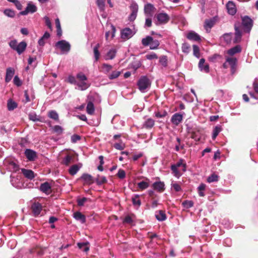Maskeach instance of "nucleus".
I'll list each match as a JSON object with an SVG mask.
<instances>
[{
	"label": "nucleus",
	"instance_id": "49",
	"mask_svg": "<svg viewBox=\"0 0 258 258\" xmlns=\"http://www.w3.org/2000/svg\"><path fill=\"white\" fill-rule=\"evenodd\" d=\"M116 51L114 49H110L107 53V57L108 59H112L114 58Z\"/></svg>",
	"mask_w": 258,
	"mask_h": 258
},
{
	"label": "nucleus",
	"instance_id": "19",
	"mask_svg": "<svg viewBox=\"0 0 258 258\" xmlns=\"http://www.w3.org/2000/svg\"><path fill=\"white\" fill-rule=\"evenodd\" d=\"M187 38L195 41H200L201 40L200 35L194 31H191L187 34Z\"/></svg>",
	"mask_w": 258,
	"mask_h": 258
},
{
	"label": "nucleus",
	"instance_id": "50",
	"mask_svg": "<svg viewBox=\"0 0 258 258\" xmlns=\"http://www.w3.org/2000/svg\"><path fill=\"white\" fill-rule=\"evenodd\" d=\"M183 206L187 209L190 208L194 206V202L191 201L185 200L182 203Z\"/></svg>",
	"mask_w": 258,
	"mask_h": 258
},
{
	"label": "nucleus",
	"instance_id": "6",
	"mask_svg": "<svg viewBox=\"0 0 258 258\" xmlns=\"http://www.w3.org/2000/svg\"><path fill=\"white\" fill-rule=\"evenodd\" d=\"M130 9L132 12L129 16V20L133 21L136 19L137 16L138 5L136 3L132 4L130 6Z\"/></svg>",
	"mask_w": 258,
	"mask_h": 258
},
{
	"label": "nucleus",
	"instance_id": "36",
	"mask_svg": "<svg viewBox=\"0 0 258 258\" xmlns=\"http://www.w3.org/2000/svg\"><path fill=\"white\" fill-rule=\"evenodd\" d=\"M88 242L78 243V246L83 251L87 252L89 250V247L88 246Z\"/></svg>",
	"mask_w": 258,
	"mask_h": 258
},
{
	"label": "nucleus",
	"instance_id": "4",
	"mask_svg": "<svg viewBox=\"0 0 258 258\" xmlns=\"http://www.w3.org/2000/svg\"><path fill=\"white\" fill-rule=\"evenodd\" d=\"M37 10L36 6L33 4L31 2L27 4L26 8L24 11H21L20 13L21 15H27L28 13H34Z\"/></svg>",
	"mask_w": 258,
	"mask_h": 258
},
{
	"label": "nucleus",
	"instance_id": "46",
	"mask_svg": "<svg viewBox=\"0 0 258 258\" xmlns=\"http://www.w3.org/2000/svg\"><path fill=\"white\" fill-rule=\"evenodd\" d=\"M138 186L140 189L144 190L147 188L149 186V184L147 182L142 181L138 183Z\"/></svg>",
	"mask_w": 258,
	"mask_h": 258
},
{
	"label": "nucleus",
	"instance_id": "51",
	"mask_svg": "<svg viewBox=\"0 0 258 258\" xmlns=\"http://www.w3.org/2000/svg\"><path fill=\"white\" fill-rule=\"evenodd\" d=\"M160 43L158 40H153L150 44V48L151 49H155L158 48Z\"/></svg>",
	"mask_w": 258,
	"mask_h": 258
},
{
	"label": "nucleus",
	"instance_id": "63",
	"mask_svg": "<svg viewBox=\"0 0 258 258\" xmlns=\"http://www.w3.org/2000/svg\"><path fill=\"white\" fill-rule=\"evenodd\" d=\"M14 83L18 87L21 86L22 84V82L18 76H15L14 78Z\"/></svg>",
	"mask_w": 258,
	"mask_h": 258
},
{
	"label": "nucleus",
	"instance_id": "16",
	"mask_svg": "<svg viewBox=\"0 0 258 258\" xmlns=\"http://www.w3.org/2000/svg\"><path fill=\"white\" fill-rule=\"evenodd\" d=\"M81 178L84 181V184L90 185L94 182L93 177L88 173H84Z\"/></svg>",
	"mask_w": 258,
	"mask_h": 258
},
{
	"label": "nucleus",
	"instance_id": "40",
	"mask_svg": "<svg viewBox=\"0 0 258 258\" xmlns=\"http://www.w3.org/2000/svg\"><path fill=\"white\" fill-rule=\"evenodd\" d=\"M167 115V112L165 110H158L155 112V116L157 118H162Z\"/></svg>",
	"mask_w": 258,
	"mask_h": 258
},
{
	"label": "nucleus",
	"instance_id": "26",
	"mask_svg": "<svg viewBox=\"0 0 258 258\" xmlns=\"http://www.w3.org/2000/svg\"><path fill=\"white\" fill-rule=\"evenodd\" d=\"M26 47H27L26 42L25 41H22L20 43L18 44L16 51L18 52V53L20 54L25 51V50L26 48Z\"/></svg>",
	"mask_w": 258,
	"mask_h": 258
},
{
	"label": "nucleus",
	"instance_id": "22",
	"mask_svg": "<svg viewBox=\"0 0 258 258\" xmlns=\"http://www.w3.org/2000/svg\"><path fill=\"white\" fill-rule=\"evenodd\" d=\"M235 38L233 40V43H237L240 41L241 38V32L238 27L235 26Z\"/></svg>",
	"mask_w": 258,
	"mask_h": 258
},
{
	"label": "nucleus",
	"instance_id": "39",
	"mask_svg": "<svg viewBox=\"0 0 258 258\" xmlns=\"http://www.w3.org/2000/svg\"><path fill=\"white\" fill-rule=\"evenodd\" d=\"M152 41L153 38L151 36H148L146 38L142 39V43L144 46H146L150 45Z\"/></svg>",
	"mask_w": 258,
	"mask_h": 258
},
{
	"label": "nucleus",
	"instance_id": "9",
	"mask_svg": "<svg viewBox=\"0 0 258 258\" xmlns=\"http://www.w3.org/2000/svg\"><path fill=\"white\" fill-rule=\"evenodd\" d=\"M134 35L132 29L129 28L123 29L121 32V37L124 40L128 39Z\"/></svg>",
	"mask_w": 258,
	"mask_h": 258
},
{
	"label": "nucleus",
	"instance_id": "23",
	"mask_svg": "<svg viewBox=\"0 0 258 258\" xmlns=\"http://www.w3.org/2000/svg\"><path fill=\"white\" fill-rule=\"evenodd\" d=\"M155 217L156 218L160 221H165L167 218L165 212L163 210L157 211L156 212Z\"/></svg>",
	"mask_w": 258,
	"mask_h": 258
},
{
	"label": "nucleus",
	"instance_id": "24",
	"mask_svg": "<svg viewBox=\"0 0 258 258\" xmlns=\"http://www.w3.org/2000/svg\"><path fill=\"white\" fill-rule=\"evenodd\" d=\"M74 218L78 221H80L82 223H84L86 222L85 216L80 212H76L74 213Z\"/></svg>",
	"mask_w": 258,
	"mask_h": 258
},
{
	"label": "nucleus",
	"instance_id": "55",
	"mask_svg": "<svg viewBox=\"0 0 258 258\" xmlns=\"http://www.w3.org/2000/svg\"><path fill=\"white\" fill-rule=\"evenodd\" d=\"M89 200V199L85 197H83V198L81 199H78L77 201V204L79 206H83L84 205L85 203Z\"/></svg>",
	"mask_w": 258,
	"mask_h": 258
},
{
	"label": "nucleus",
	"instance_id": "29",
	"mask_svg": "<svg viewBox=\"0 0 258 258\" xmlns=\"http://www.w3.org/2000/svg\"><path fill=\"white\" fill-rule=\"evenodd\" d=\"M8 167L9 169L14 172H16L19 169V165L14 161H11L9 163Z\"/></svg>",
	"mask_w": 258,
	"mask_h": 258
},
{
	"label": "nucleus",
	"instance_id": "31",
	"mask_svg": "<svg viewBox=\"0 0 258 258\" xmlns=\"http://www.w3.org/2000/svg\"><path fill=\"white\" fill-rule=\"evenodd\" d=\"M18 106L17 103L13 101L12 100H9L7 103L8 109L9 111H12L16 108Z\"/></svg>",
	"mask_w": 258,
	"mask_h": 258
},
{
	"label": "nucleus",
	"instance_id": "30",
	"mask_svg": "<svg viewBox=\"0 0 258 258\" xmlns=\"http://www.w3.org/2000/svg\"><path fill=\"white\" fill-rule=\"evenodd\" d=\"M95 181L97 185H100L107 183V180L105 176H101L99 175H98L96 178Z\"/></svg>",
	"mask_w": 258,
	"mask_h": 258
},
{
	"label": "nucleus",
	"instance_id": "41",
	"mask_svg": "<svg viewBox=\"0 0 258 258\" xmlns=\"http://www.w3.org/2000/svg\"><path fill=\"white\" fill-rule=\"evenodd\" d=\"M76 85L82 91L85 90L90 86V85L86 83L85 81L81 82L80 83L77 82Z\"/></svg>",
	"mask_w": 258,
	"mask_h": 258
},
{
	"label": "nucleus",
	"instance_id": "62",
	"mask_svg": "<svg viewBox=\"0 0 258 258\" xmlns=\"http://www.w3.org/2000/svg\"><path fill=\"white\" fill-rule=\"evenodd\" d=\"M18 43L16 40H11L9 42V45L14 50H16L17 47L18 46Z\"/></svg>",
	"mask_w": 258,
	"mask_h": 258
},
{
	"label": "nucleus",
	"instance_id": "25",
	"mask_svg": "<svg viewBox=\"0 0 258 258\" xmlns=\"http://www.w3.org/2000/svg\"><path fill=\"white\" fill-rule=\"evenodd\" d=\"M155 124V121L151 118H148L143 124L144 127L147 129L152 128Z\"/></svg>",
	"mask_w": 258,
	"mask_h": 258
},
{
	"label": "nucleus",
	"instance_id": "18",
	"mask_svg": "<svg viewBox=\"0 0 258 258\" xmlns=\"http://www.w3.org/2000/svg\"><path fill=\"white\" fill-rule=\"evenodd\" d=\"M182 115L179 113H175L171 117V122L175 125L179 124L182 120Z\"/></svg>",
	"mask_w": 258,
	"mask_h": 258
},
{
	"label": "nucleus",
	"instance_id": "28",
	"mask_svg": "<svg viewBox=\"0 0 258 258\" xmlns=\"http://www.w3.org/2000/svg\"><path fill=\"white\" fill-rule=\"evenodd\" d=\"M241 51V48L240 45H236L228 50V54L230 55H233Z\"/></svg>",
	"mask_w": 258,
	"mask_h": 258
},
{
	"label": "nucleus",
	"instance_id": "14",
	"mask_svg": "<svg viewBox=\"0 0 258 258\" xmlns=\"http://www.w3.org/2000/svg\"><path fill=\"white\" fill-rule=\"evenodd\" d=\"M205 62V59L203 58H201L199 62V68L201 71H204V72L208 73L209 72V65L208 64H206L204 65Z\"/></svg>",
	"mask_w": 258,
	"mask_h": 258
},
{
	"label": "nucleus",
	"instance_id": "34",
	"mask_svg": "<svg viewBox=\"0 0 258 258\" xmlns=\"http://www.w3.org/2000/svg\"><path fill=\"white\" fill-rule=\"evenodd\" d=\"M99 47L100 45L99 43H98L93 48V52L96 61H97L98 60L100 57V54L98 50Z\"/></svg>",
	"mask_w": 258,
	"mask_h": 258
},
{
	"label": "nucleus",
	"instance_id": "12",
	"mask_svg": "<svg viewBox=\"0 0 258 258\" xmlns=\"http://www.w3.org/2000/svg\"><path fill=\"white\" fill-rule=\"evenodd\" d=\"M228 13L231 15H234L236 13V8L235 4L232 1H229L226 4Z\"/></svg>",
	"mask_w": 258,
	"mask_h": 258
},
{
	"label": "nucleus",
	"instance_id": "56",
	"mask_svg": "<svg viewBox=\"0 0 258 258\" xmlns=\"http://www.w3.org/2000/svg\"><path fill=\"white\" fill-rule=\"evenodd\" d=\"M120 75V72L119 71H113L110 75H108V78L110 80H113L117 78Z\"/></svg>",
	"mask_w": 258,
	"mask_h": 258
},
{
	"label": "nucleus",
	"instance_id": "20",
	"mask_svg": "<svg viewBox=\"0 0 258 258\" xmlns=\"http://www.w3.org/2000/svg\"><path fill=\"white\" fill-rule=\"evenodd\" d=\"M215 21L214 19H207L205 21L204 27L207 32H209L210 29L215 25Z\"/></svg>",
	"mask_w": 258,
	"mask_h": 258
},
{
	"label": "nucleus",
	"instance_id": "48",
	"mask_svg": "<svg viewBox=\"0 0 258 258\" xmlns=\"http://www.w3.org/2000/svg\"><path fill=\"white\" fill-rule=\"evenodd\" d=\"M218 180V176L215 174H212L209 176L207 180L208 182L211 183L214 181H217Z\"/></svg>",
	"mask_w": 258,
	"mask_h": 258
},
{
	"label": "nucleus",
	"instance_id": "1",
	"mask_svg": "<svg viewBox=\"0 0 258 258\" xmlns=\"http://www.w3.org/2000/svg\"><path fill=\"white\" fill-rule=\"evenodd\" d=\"M137 85L142 92H145L146 90L150 87L151 82L146 76H142L138 81Z\"/></svg>",
	"mask_w": 258,
	"mask_h": 258
},
{
	"label": "nucleus",
	"instance_id": "21",
	"mask_svg": "<svg viewBox=\"0 0 258 258\" xmlns=\"http://www.w3.org/2000/svg\"><path fill=\"white\" fill-rule=\"evenodd\" d=\"M14 74H15V71H14V69H13L12 68H8L6 71L5 81L7 83L9 82L12 79Z\"/></svg>",
	"mask_w": 258,
	"mask_h": 258
},
{
	"label": "nucleus",
	"instance_id": "57",
	"mask_svg": "<svg viewBox=\"0 0 258 258\" xmlns=\"http://www.w3.org/2000/svg\"><path fill=\"white\" fill-rule=\"evenodd\" d=\"M181 48L184 53H188L190 50V46L188 43H184L182 44Z\"/></svg>",
	"mask_w": 258,
	"mask_h": 258
},
{
	"label": "nucleus",
	"instance_id": "61",
	"mask_svg": "<svg viewBox=\"0 0 258 258\" xmlns=\"http://www.w3.org/2000/svg\"><path fill=\"white\" fill-rule=\"evenodd\" d=\"M117 176L120 179H123L125 177V172L123 169H119L117 173Z\"/></svg>",
	"mask_w": 258,
	"mask_h": 258
},
{
	"label": "nucleus",
	"instance_id": "64",
	"mask_svg": "<svg viewBox=\"0 0 258 258\" xmlns=\"http://www.w3.org/2000/svg\"><path fill=\"white\" fill-rule=\"evenodd\" d=\"M178 168H177L174 165L172 164L171 166V169L173 173H174V175L175 176H179L180 175V173L179 171L177 169Z\"/></svg>",
	"mask_w": 258,
	"mask_h": 258
},
{
	"label": "nucleus",
	"instance_id": "47",
	"mask_svg": "<svg viewBox=\"0 0 258 258\" xmlns=\"http://www.w3.org/2000/svg\"><path fill=\"white\" fill-rule=\"evenodd\" d=\"M237 59L234 57H228L226 59V62H228L230 67L236 66Z\"/></svg>",
	"mask_w": 258,
	"mask_h": 258
},
{
	"label": "nucleus",
	"instance_id": "11",
	"mask_svg": "<svg viewBox=\"0 0 258 258\" xmlns=\"http://www.w3.org/2000/svg\"><path fill=\"white\" fill-rule=\"evenodd\" d=\"M25 155L28 160L32 161L37 158L36 152L31 149H26Z\"/></svg>",
	"mask_w": 258,
	"mask_h": 258
},
{
	"label": "nucleus",
	"instance_id": "53",
	"mask_svg": "<svg viewBox=\"0 0 258 258\" xmlns=\"http://www.w3.org/2000/svg\"><path fill=\"white\" fill-rule=\"evenodd\" d=\"M193 47V53L194 55L198 57L199 58L200 56V49L198 46L197 45H194L192 46Z\"/></svg>",
	"mask_w": 258,
	"mask_h": 258
},
{
	"label": "nucleus",
	"instance_id": "44",
	"mask_svg": "<svg viewBox=\"0 0 258 258\" xmlns=\"http://www.w3.org/2000/svg\"><path fill=\"white\" fill-rule=\"evenodd\" d=\"M4 14L6 16H7L9 17H10V18H14L15 16V11L11 9H7L5 10L4 11Z\"/></svg>",
	"mask_w": 258,
	"mask_h": 258
},
{
	"label": "nucleus",
	"instance_id": "59",
	"mask_svg": "<svg viewBox=\"0 0 258 258\" xmlns=\"http://www.w3.org/2000/svg\"><path fill=\"white\" fill-rule=\"evenodd\" d=\"M77 78L81 82L85 81L87 80V77L82 73H79L77 75Z\"/></svg>",
	"mask_w": 258,
	"mask_h": 258
},
{
	"label": "nucleus",
	"instance_id": "7",
	"mask_svg": "<svg viewBox=\"0 0 258 258\" xmlns=\"http://www.w3.org/2000/svg\"><path fill=\"white\" fill-rule=\"evenodd\" d=\"M31 210L34 216H38L42 209L41 204L38 202L34 203L31 206Z\"/></svg>",
	"mask_w": 258,
	"mask_h": 258
},
{
	"label": "nucleus",
	"instance_id": "15",
	"mask_svg": "<svg viewBox=\"0 0 258 258\" xmlns=\"http://www.w3.org/2000/svg\"><path fill=\"white\" fill-rule=\"evenodd\" d=\"M75 155L68 154L62 160V163L66 166H69L71 163L75 162Z\"/></svg>",
	"mask_w": 258,
	"mask_h": 258
},
{
	"label": "nucleus",
	"instance_id": "5",
	"mask_svg": "<svg viewBox=\"0 0 258 258\" xmlns=\"http://www.w3.org/2000/svg\"><path fill=\"white\" fill-rule=\"evenodd\" d=\"M242 24L245 31L249 32L252 26V20L248 16H244L242 19Z\"/></svg>",
	"mask_w": 258,
	"mask_h": 258
},
{
	"label": "nucleus",
	"instance_id": "43",
	"mask_svg": "<svg viewBox=\"0 0 258 258\" xmlns=\"http://www.w3.org/2000/svg\"><path fill=\"white\" fill-rule=\"evenodd\" d=\"M135 215L134 214L127 215L123 219V223H127L131 225L133 223V217Z\"/></svg>",
	"mask_w": 258,
	"mask_h": 258
},
{
	"label": "nucleus",
	"instance_id": "10",
	"mask_svg": "<svg viewBox=\"0 0 258 258\" xmlns=\"http://www.w3.org/2000/svg\"><path fill=\"white\" fill-rule=\"evenodd\" d=\"M156 9L153 5L148 3L144 6V12L146 15L152 16Z\"/></svg>",
	"mask_w": 258,
	"mask_h": 258
},
{
	"label": "nucleus",
	"instance_id": "37",
	"mask_svg": "<svg viewBox=\"0 0 258 258\" xmlns=\"http://www.w3.org/2000/svg\"><path fill=\"white\" fill-rule=\"evenodd\" d=\"M222 131V127L220 125L216 126L213 132V135H212V139L215 140L217 136L218 135L219 133Z\"/></svg>",
	"mask_w": 258,
	"mask_h": 258
},
{
	"label": "nucleus",
	"instance_id": "38",
	"mask_svg": "<svg viewBox=\"0 0 258 258\" xmlns=\"http://www.w3.org/2000/svg\"><path fill=\"white\" fill-rule=\"evenodd\" d=\"M140 196L138 195H136L134 197H132V200L133 202V204L134 206H140L141 204V200L139 199Z\"/></svg>",
	"mask_w": 258,
	"mask_h": 258
},
{
	"label": "nucleus",
	"instance_id": "33",
	"mask_svg": "<svg viewBox=\"0 0 258 258\" xmlns=\"http://www.w3.org/2000/svg\"><path fill=\"white\" fill-rule=\"evenodd\" d=\"M191 138L195 141H199L201 138V134L199 131H192L190 133Z\"/></svg>",
	"mask_w": 258,
	"mask_h": 258
},
{
	"label": "nucleus",
	"instance_id": "3",
	"mask_svg": "<svg viewBox=\"0 0 258 258\" xmlns=\"http://www.w3.org/2000/svg\"><path fill=\"white\" fill-rule=\"evenodd\" d=\"M55 46L58 47L63 52H68L71 49L70 43L64 40L57 42L55 43Z\"/></svg>",
	"mask_w": 258,
	"mask_h": 258
},
{
	"label": "nucleus",
	"instance_id": "60",
	"mask_svg": "<svg viewBox=\"0 0 258 258\" xmlns=\"http://www.w3.org/2000/svg\"><path fill=\"white\" fill-rule=\"evenodd\" d=\"M183 159H180L175 164H174L177 168H178L180 167L181 166H183V170L184 171L186 170V164L184 163L183 164Z\"/></svg>",
	"mask_w": 258,
	"mask_h": 258
},
{
	"label": "nucleus",
	"instance_id": "52",
	"mask_svg": "<svg viewBox=\"0 0 258 258\" xmlns=\"http://www.w3.org/2000/svg\"><path fill=\"white\" fill-rule=\"evenodd\" d=\"M223 38L226 43H230L232 39V33H225L223 35Z\"/></svg>",
	"mask_w": 258,
	"mask_h": 258
},
{
	"label": "nucleus",
	"instance_id": "58",
	"mask_svg": "<svg viewBox=\"0 0 258 258\" xmlns=\"http://www.w3.org/2000/svg\"><path fill=\"white\" fill-rule=\"evenodd\" d=\"M96 3L101 10H104L105 7V0H97Z\"/></svg>",
	"mask_w": 258,
	"mask_h": 258
},
{
	"label": "nucleus",
	"instance_id": "17",
	"mask_svg": "<svg viewBox=\"0 0 258 258\" xmlns=\"http://www.w3.org/2000/svg\"><path fill=\"white\" fill-rule=\"evenodd\" d=\"M21 171L24 176L29 179L31 180L35 177L34 172L32 170L22 168Z\"/></svg>",
	"mask_w": 258,
	"mask_h": 258
},
{
	"label": "nucleus",
	"instance_id": "35",
	"mask_svg": "<svg viewBox=\"0 0 258 258\" xmlns=\"http://www.w3.org/2000/svg\"><path fill=\"white\" fill-rule=\"evenodd\" d=\"M48 116L55 121L59 120V117L57 113L54 110H51L48 113Z\"/></svg>",
	"mask_w": 258,
	"mask_h": 258
},
{
	"label": "nucleus",
	"instance_id": "54",
	"mask_svg": "<svg viewBox=\"0 0 258 258\" xmlns=\"http://www.w3.org/2000/svg\"><path fill=\"white\" fill-rule=\"evenodd\" d=\"M29 119L33 121H40V119L39 116H38L35 113H30L29 114Z\"/></svg>",
	"mask_w": 258,
	"mask_h": 258
},
{
	"label": "nucleus",
	"instance_id": "45",
	"mask_svg": "<svg viewBox=\"0 0 258 258\" xmlns=\"http://www.w3.org/2000/svg\"><path fill=\"white\" fill-rule=\"evenodd\" d=\"M159 62L164 67H166L168 64L167 57L162 55L159 58Z\"/></svg>",
	"mask_w": 258,
	"mask_h": 258
},
{
	"label": "nucleus",
	"instance_id": "42",
	"mask_svg": "<svg viewBox=\"0 0 258 258\" xmlns=\"http://www.w3.org/2000/svg\"><path fill=\"white\" fill-rule=\"evenodd\" d=\"M53 132L56 133L57 135H61L63 132V128L60 125H54L52 127Z\"/></svg>",
	"mask_w": 258,
	"mask_h": 258
},
{
	"label": "nucleus",
	"instance_id": "13",
	"mask_svg": "<svg viewBox=\"0 0 258 258\" xmlns=\"http://www.w3.org/2000/svg\"><path fill=\"white\" fill-rule=\"evenodd\" d=\"M164 186V183L161 181H157L152 184L153 189L159 192H162L165 190Z\"/></svg>",
	"mask_w": 258,
	"mask_h": 258
},
{
	"label": "nucleus",
	"instance_id": "8",
	"mask_svg": "<svg viewBox=\"0 0 258 258\" xmlns=\"http://www.w3.org/2000/svg\"><path fill=\"white\" fill-rule=\"evenodd\" d=\"M39 189L47 195L50 194L52 192L51 186L48 182L41 183L40 185Z\"/></svg>",
	"mask_w": 258,
	"mask_h": 258
},
{
	"label": "nucleus",
	"instance_id": "27",
	"mask_svg": "<svg viewBox=\"0 0 258 258\" xmlns=\"http://www.w3.org/2000/svg\"><path fill=\"white\" fill-rule=\"evenodd\" d=\"M80 165L77 164H75L71 166L69 169V172L71 175H75L77 172L79 170L80 168L82 166V164H80Z\"/></svg>",
	"mask_w": 258,
	"mask_h": 258
},
{
	"label": "nucleus",
	"instance_id": "32",
	"mask_svg": "<svg viewBox=\"0 0 258 258\" xmlns=\"http://www.w3.org/2000/svg\"><path fill=\"white\" fill-rule=\"evenodd\" d=\"M94 106L92 101H89L87 103L86 111L90 115H92L94 112Z\"/></svg>",
	"mask_w": 258,
	"mask_h": 258
},
{
	"label": "nucleus",
	"instance_id": "2",
	"mask_svg": "<svg viewBox=\"0 0 258 258\" xmlns=\"http://www.w3.org/2000/svg\"><path fill=\"white\" fill-rule=\"evenodd\" d=\"M157 20L156 25L167 24L170 20L169 16L165 13H159L155 15L154 17Z\"/></svg>",
	"mask_w": 258,
	"mask_h": 258
}]
</instances>
